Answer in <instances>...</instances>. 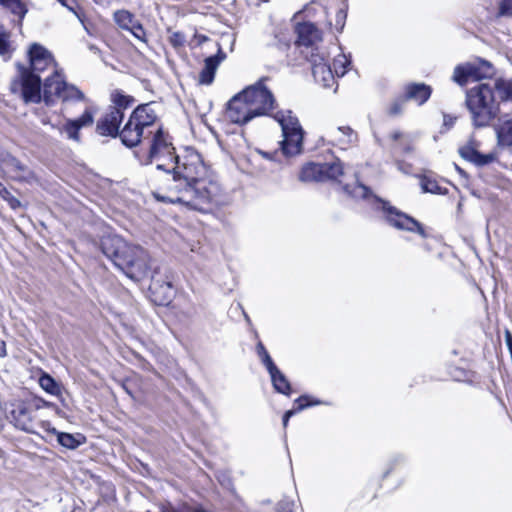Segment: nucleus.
<instances>
[{
	"instance_id": "nucleus-1",
	"label": "nucleus",
	"mask_w": 512,
	"mask_h": 512,
	"mask_svg": "<svg viewBox=\"0 0 512 512\" xmlns=\"http://www.w3.org/2000/svg\"><path fill=\"white\" fill-rule=\"evenodd\" d=\"M207 168L199 153L189 149L173 160V166L165 177L154 197L162 202L181 204L201 212L211 210L220 192L216 182L206 179Z\"/></svg>"
},
{
	"instance_id": "nucleus-2",
	"label": "nucleus",
	"mask_w": 512,
	"mask_h": 512,
	"mask_svg": "<svg viewBox=\"0 0 512 512\" xmlns=\"http://www.w3.org/2000/svg\"><path fill=\"white\" fill-rule=\"evenodd\" d=\"M16 67L18 75L12 80L10 89L25 103H39L43 100L46 105H53L57 100L64 103L85 100L83 92L76 86L68 84L58 70L45 79L42 90L39 74L31 72L22 63H17Z\"/></svg>"
},
{
	"instance_id": "nucleus-3",
	"label": "nucleus",
	"mask_w": 512,
	"mask_h": 512,
	"mask_svg": "<svg viewBox=\"0 0 512 512\" xmlns=\"http://www.w3.org/2000/svg\"><path fill=\"white\" fill-rule=\"evenodd\" d=\"M264 82L265 78H262L242 91L257 117L272 116L281 126L283 153L288 156L297 155L302 151L303 145V130L300 123L290 110H280L273 113L277 107L276 99Z\"/></svg>"
},
{
	"instance_id": "nucleus-4",
	"label": "nucleus",
	"mask_w": 512,
	"mask_h": 512,
	"mask_svg": "<svg viewBox=\"0 0 512 512\" xmlns=\"http://www.w3.org/2000/svg\"><path fill=\"white\" fill-rule=\"evenodd\" d=\"M103 254L127 277L140 281L148 276L150 257L140 246L127 243L119 236H107L101 241Z\"/></svg>"
},
{
	"instance_id": "nucleus-5",
	"label": "nucleus",
	"mask_w": 512,
	"mask_h": 512,
	"mask_svg": "<svg viewBox=\"0 0 512 512\" xmlns=\"http://www.w3.org/2000/svg\"><path fill=\"white\" fill-rule=\"evenodd\" d=\"M497 99L495 81L481 83L466 94V106L476 127H484L496 116Z\"/></svg>"
},
{
	"instance_id": "nucleus-6",
	"label": "nucleus",
	"mask_w": 512,
	"mask_h": 512,
	"mask_svg": "<svg viewBox=\"0 0 512 512\" xmlns=\"http://www.w3.org/2000/svg\"><path fill=\"white\" fill-rule=\"evenodd\" d=\"M171 137L162 128H158L150 141L146 164H156L157 169L169 171L176 158Z\"/></svg>"
},
{
	"instance_id": "nucleus-7",
	"label": "nucleus",
	"mask_w": 512,
	"mask_h": 512,
	"mask_svg": "<svg viewBox=\"0 0 512 512\" xmlns=\"http://www.w3.org/2000/svg\"><path fill=\"white\" fill-rule=\"evenodd\" d=\"M7 417L10 423L18 430L30 434H40L41 422L36 421L29 402L22 399L19 395H12L6 403Z\"/></svg>"
},
{
	"instance_id": "nucleus-8",
	"label": "nucleus",
	"mask_w": 512,
	"mask_h": 512,
	"mask_svg": "<svg viewBox=\"0 0 512 512\" xmlns=\"http://www.w3.org/2000/svg\"><path fill=\"white\" fill-rule=\"evenodd\" d=\"M492 73V66L489 62L482 59H475L473 61L457 65L454 69L452 78L454 82L464 86L468 82L489 77Z\"/></svg>"
},
{
	"instance_id": "nucleus-9",
	"label": "nucleus",
	"mask_w": 512,
	"mask_h": 512,
	"mask_svg": "<svg viewBox=\"0 0 512 512\" xmlns=\"http://www.w3.org/2000/svg\"><path fill=\"white\" fill-rule=\"evenodd\" d=\"M226 117L230 122L238 125H244L257 117L250 108L243 91L237 93L228 101Z\"/></svg>"
},
{
	"instance_id": "nucleus-10",
	"label": "nucleus",
	"mask_w": 512,
	"mask_h": 512,
	"mask_svg": "<svg viewBox=\"0 0 512 512\" xmlns=\"http://www.w3.org/2000/svg\"><path fill=\"white\" fill-rule=\"evenodd\" d=\"M29 65H25L31 72L39 74L48 69L56 70V63L51 52L39 43H32L27 49Z\"/></svg>"
},
{
	"instance_id": "nucleus-11",
	"label": "nucleus",
	"mask_w": 512,
	"mask_h": 512,
	"mask_svg": "<svg viewBox=\"0 0 512 512\" xmlns=\"http://www.w3.org/2000/svg\"><path fill=\"white\" fill-rule=\"evenodd\" d=\"M94 114V110L91 107H87L80 117L76 119H66L61 126L57 127V130L61 134H65L68 139L79 142V131L82 128L92 126Z\"/></svg>"
},
{
	"instance_id": "nucleus-12",
	"label": "nucleus",
	"mask_w": 512,
	"mask_h": 512,
	"mask_svg": "<svg viewBox=\"0 0 512 512\" xmlns=\"http://www.w3.org/2000/svg\"><path fill=\"white\" fill-rule=\"evenodd\" d=\"M312 65V73L316 82L325 88H330L335 83V75L327 63L323 54L319 52H312L306 54Z\"/></svg>"
},
{
	"instance_id": "nucleus-13",
	"label": "nucleus",
	"mask_w": 512,
	"mask_h": 512,
	"mask_svg": "<svg viewBox=\"0 0 512 512\" xmlns=\"http://www.w3.org/2000/svg\"><path fill=\"white\" fill-rule=\"evenodd\" d=\"M382 209L385 212L386 220L390 225L401 230H407L412 232L417 231L420 235L425 237V232L421 224L414 218L397 211L395 208L389 206L386 203H383Z\"/></svg>"
},
{
	"instance_id": "nucleus-14",
	"label": "nucleus",
	"mask_w": 512,
	"mask_h": 512,
	"mask_svg": "<svg viewBox=\"0 0 512 512\" xmlns=\"http://www.w3.org/2000/svg\"><path fill=\"white\" fill-rule=\"evenodd\" d=\"M0 168L4 174L14 180L29 181L33 178L30 169L10 154L1 155Z\"/></svg>"
},
{
	"instance_id": "nucleus-15",
	"label": "nucleus",
	"mask_w": 512,
	"mask_h": 512,
	"mask_svg": "<svg viewBox=\"0 0 512 512\" xmlns=\"http://www.w3.org/2000/svg\"><path fill=\"white\" fill-rule=\"evenodd\" d=\"M297 34L296 43L298 46H303L310 49V53L316 52L318 42L321 41L322 36L320 30L310 22L299 23L295 28Z\"/></svg>"
},
{
	"instance_id": "nucleus-16",
	"label": "nucleus",
	"mask_w": 512,
	"mask_h": 512,
	"mask_svg": "<svg viewBox=\"0 0 512 512\" xmlns=\"http://www.w3.org/2000/svg\"><path fill=\"white\" fill-rule=\"evenodd\" d=\"M41 429L47 434L46 436H43L46 440L56 437L57 442L68 449H76L85 440V438L80 434L74 436L69 433L58 432L54 427H51L49 422L46 421L41 422Z\"/></svg>"
},
{
	"instance_id": "nucleus-17",
	"label": "nucleus",
	"mask_w": 512,
	"mask_h": 512,
	"mask_svg": "<svg viewBox=\"0 0 512 512\" xmlns=\"http://www.w3.org/2000/svg\"><path fill=\"white\" fill-rule=\"evenodd\" d=\"M123 119V111L111 108L97 123V131L104 136H116L119 133V125Z\"/></svg>"
},
{
	"instance_id": "nucleus-18",
	"label": "nucleus",
	"mask_w": 512,
	"mask_h": 512,
	"mask_svg": "<svg viewBox=\"0 0 512 512\" xmlns=\"http://www.w3.org/2000/svg\"><path fill=\"white\" fill-rule=\"evenodd\" d=\"M152 301L161 306L168 305L174 296V289L170 282L160 281L152 277L151 284L149 286Z\"/></svg>"
},
{
	"instance_id": "nucleus-19",
	"label": "nucleus",
	"mask_w": 512,
	"mask_h": 512,
	"mask_svg": "<svg viewBox=\"0 0 512 512\" xmlns=\"http://www.w3.org/2000/svg\"><path fill=\"white\" fill-rule=\"evenodd\" d=\"M226 58V54L219 47L218 52L214 56L207 57L204 61V67L199 73L198 82L201 85H210L214 81L215 73L221 64V62Z\"/></svg>"
},
{
	"instance_id": "nucleus-20",
	"label": "nucleus",
	"mask_w": 512,
	"mask_h": 512,
	"mask_svg": "<svg viewBox=\"0 0 512 512\" xmlns=\"http://www.w3.org/2000/svg\"><path fill=\"white\" fill-rule=\"evenodd\" d=\"M157 116L152 108L151 104H143L139 105L131 114L130 119L133 123H138V125L144 130L152 126L156 120Z\"/></svg>"
},
{
	"instance_id": "nucleus-21",
	"label": "nucleus",
	"mask_w": 512,
	"mask_h": 512,
	"mask_svg": "<svg viewBox=\"0 0 512 512\" xmlns=\"http://www.w3.org/2000/svg\"><path fill=\"white\" fill-rule=\"evenodd\" d=\"M143 131L138 123H133L129 118L123 129L119 132V136L127 147H134L140 143Z\"/></svg>"
},
{
	"instance_id": "nucleus-22",
	"label": "nucleus",
	"mask_w": 512,
	"mask_h": 512,
	"mask_svg": "<svg viewBox=\"0 0 512 512\" xmlns=\"http://www.w3.org/2000/svg\"><path fill=\"white\" fill-rule=\"evenodd\" d=\"M302 182L324 181V169L322 163H308L303 166L299 174Z\"/></svg>"
},
{
	"instance_id": "nucleus-23",
	"label": "nucleus",
	"mask_w": 512,
	"mask_h": 512,
	"mask_svg": "<svg viewBox=\"0 0 512 512\" xmlns=\"http://www.w3.org/2000/svg\"><path fill=\"white\" fill-rule=\"evenodd\" d=\"M274 389L282 394L289 395L291 392V386L285 375L276 367L274 364L267 369Z\"/></svg>"
},
{
	"instance_id": "nucleus-24",
	"label": "nucleus",
	"mask_w": 512,
	"mask_h": 512,
	"mask_svg": "<svg viewBox=\"0 0 512 512\" xmlns=\"http://www.w3.org/2000/svg\"><path fill=\"white\" fill-rule=\"evenodd\" d=\"M430 95L431 89L425 84H412L406 90V98L415 100L420 105L426 102Z\"/></svg>"
},
{
	"instance_id": "nucleus-25",
	"label": "nucleus",
	"mask_w": 512,
	"mask_h": 512,
	"mask_svg": "<svg viewBox=\"0 0 512 512\" xmlns=\"http://www.w3.org/2000/svg\"><path fill=\"white\" fill-rule=\"evenodd\" d=\"M15 51L11 41V33L0 24V56L4 60H9Z\"/></svg>"
},
{
	"instance_id": "nucleus-26",
	"label": "nucleus",
	"mask_w": 512,
	"mask_h": 512,
	"mask_svg": "<svg viewBox=\"0 0 512 512\" xmlns=\"http://www.w3.org/2000/svg\"><path fill=\"white\" fill-rule=\"evenodd\" d=\"M416 138V134H405L400 131H394L390 134V139L397 142L398 146L406 153L413 151V143Z\"/></svg>"
},
{
	"instance_id": "nucleus-27",
	"label": "nucleus",
	"mask_w": 512,
	"mask_h": 512,
	"mask_svg": "<svg viewBox=\"0 0 512 512\" xmlns=\"http://www.w3.org/2000/svg\"><path fill=\"white\" fill-rule=\"evenodd\" d=\"M0 5L19 17V25L27 13V7L23 0H0Z\"/></svg>"
},
{
	"instance_id": "nucleus-28",
	"label": "nucleus",
	"mask_w": 512,
	"mask_h": 512,
	"mask_svg": "<svg viewBox=\"0 0 512 512\" xmlns=\"http://www.w3.org/2000/svg\"><path fill=\"white\" fill-rule=\"evenodd\" d=\"M116 24L123 30H130L137 22L134 15L128 10H117L113 15Z\"/></svg>"
},
{
	"instance_id": "nucleus-29",
	"label": "nucleus",
	"mask_w": 512,
	"mask_h": 512,
	"mask_svg": "<svg viewBox=\"0 0 512 512\" xmlns=\"http://www.w3.org/2000/svg\"><path fill=\"white\" fill-rule=\"evenodd\" d=\"M496 132L501 144L507 146L512 145V119L502 122Z\"/></svg>"
},
{
	"instance_id": "nucleus-30",
	"label": "nucleus",
	"mask_w": 512,
	"mask_h": 512,
	"mask_svg": "<svg viewBox=\"0 0 512 512\" xmlns=\"http://www.w3.org/2000/svg\"><path fill=\"white\" fill-rule=\"evenodd\" d=\"M111 102L114 105L112 108H118L122 111L133 104L134 98L120 90H115L111 93Z\"/></svg>"
},
{
	"instance_id": "nucleus-31",
	"label": "nucleus",
	"mask_w": 512,
	"mask_h": 512,
	"mask_svg": "<svg viewBox=\"0 0 512 512\" xmlns=\"http://www.w3.org/2000/svg\"><path fill=\"white\" fill-rule=\"evenodd\" d=\"M295 403L297 404V408L287 411L283 416V426L284 427L287 426L290 417L293 416L296 412H299L311 405H317L320 402L319 401L310 402L309 398L307 396H301L295 401Z\"/></svg>"
},
{
	"instance_id": "nucleus-32",
	"label": "nucleus",
	"mask_w": 512,
	"mask_h": 512,
	"mask_svg": "<svg viewBox=\"0 0 512 512\" xmlns=\"http://www.w3.org/2000/svg\"><path fill=\"white\" fill-rule=\"evenodd\" d=\"M495 87L500 100H512V81L511 80H496Z\"/></svg>"
},
{
	"instance_id": "nucleus-33",
	"label": "nucleus",
	"mask_w": 512,
	"mask_h": 512,
	"mask_svg": "<svg viewBox=\"0 0 512 512\" xmlns=\"http://www.w3.org/2000/svg\"><path fill=\"white\" fill-rule=\"evenodd\" d=\"M40 387L51 395H59L61 392L60 386L57 382L48 374H43L39 378Z\"/></svg>"
},
{
	"instance_id": "nucleus-34",
	"label": "nucleus",
	"mask_w": 512,
	"mask_h": 512,
	"mask_svg": "<svg viewBox=\"0 0 512 512\" xmlns=\"http://www.w3.org/2000/svg\"><path fill=\"white\" fill-rule=\"evenodd\" d=\"M324 169V181L337 179L343 174V167L339 161L333 163H322Z\"/></svg>"
},
{
	"instance_id": "nucleus-35",
	"label": "nucleus",
	"mask_w": 512,
	"mask_h": 512,
	"mask_svg": "<svg viewBox=\"0 0 512 512\" xmlns=\"http://www.w3.org/2000/svg\"><path fill=\"white\" fill-rule=\"evenodd\" d=\"M350 60L344 54H339L333 61V73L338 77H342L349 69Z\"/></svg>"
},
{
	"instance_id": "nucleus-36",
	"label": "nucleus",
	"mask_w": 512,
	"mask_h": 512,
	"mask_svg": "<svg viewBox=\"0 0 512 512\" xmlns=\"http://www.w3.org/2000/svg\"><path fill=\"white\" fill-rule=\"evenodd\" d=\"M334 138L340 144H350L356 140V134L349 127H338L334 131Z\"/></svg>"
},
{
	"instance_id": "nucleus-37",
	"label": "nucleus",
	"mask_w": 512,
	"mask_h": 512,
	"mask_svg": "<svg viewBox=\"0 0 512 512\" xmlns=\"http://www.w3.org/2000/svg\"><path fill=\"white\" fill-rule=\"evenodd\" d=\"M420 185L422 191L425 193L444 194L446 192V190L442 189L435 180L426 176L421 177Z\"/></svg>"
},
{
	"instance_id": "nucleus-38",
	"label": "nucleus",
	"mask_w": 512,
	"mask_h": 512,
	"mask_svg": "<svg viewBox=\"0 0 512 512\" xmlns=\"http://www.w3.org/2000/svg\"><path fill=\"white\" fill-rule=\"evenodd\" d=\"M0 197L4 199L13 210L21 207V202L15 198L2 183H0Z\"/></svg>"
},
{
	"instance_id": "nucleus-39",
	"label": "nucleus",
	"mask_w": 512,
	"mask_h": 512,
	"mask_svg": "<svg viewBox=\"0 0 512 512\" xmlns=\"http://www.w3.org/2000/svg\"><path fill=\"white\" fill-rule=\"evenodd\" d=\"M63 6H65L69 11H71L78 20L82 23L84 28L87 30L84 24V15L79 11V6L76 0H58Z\"/></svg>"
},
{
	"instance_id": "nucleus-40",
	"label": "nucleus",
	"mask_w": 512,
	"mask_h": 512,
	"mask_svg": "<svg viewBox=\"0 0 512 512\" xmlns=\"http://www.w3.org/2000/svg\"><path fill=\"white\" fill-rule=\"evenodd\" d=\"M256 349L259 357L261 358L263 364L266 366L267 369L274 365L270 355L268 354L267 350L265 349L264 345L261 342L257 344Z\"/></svg>"
},
{
	"instance_id": "nucleus-41",
	"label": "nucleus",
	"mask_w": 512,
	"mask_h": 512,
	"mask_svg": "<svg viewBox=\"0 0 512 512\" xmlns=\"http://www.w3.org/2000/svg\"><path fill=\"white\" fill-rule=\"evenodd\" d=\"M348 192L354 197V198H367L370 190L368 187L362 185V184H356L352 190H348Z\"/></svg>"
},
{
	"instance_id": "nucleus-42",
	"label": "nucleus",
	"mask_w": 512,
	"mask_h": 512,
	"mask_svg": "<svg viewBox=\"0 0 512 512\" xmlns=\"http://www.w3.org/2000/svg\"><path fill=\"white\" fill-rule=\"evenodd\" d=\"M136 39L146 42V32L142 26V24L137 20V22L132 26L130 30H128Z\"/></svg>"
},
{
	"instance_id": "nucleus-43",
	"label": "nucleus",
	"mask_w": 512,
	"mask_h": 512,
	"mask_svg": "<svg viewBox=\"0 0 512 512\" xmlns=\"http://www.w3.org/2000/svg\"><path fill=\"white\" fill-rule=\"evenodd\" d=\"M404 99H397L395 100L388 108L387 112L390 116H396L399 115L404 107Z\"/></svg>"
},
{
	"instance_id": "nucleus-44",
	"label": "nucleus",
	"mask_w": 512,
	"mask_h": 512,
	"mask_svg": "<svg viewBox=\"0 0 512 512\" xmlns=\"http://www.w3.org/2000/svg\"><path fill=\"white\" fill-rule=\"evenodd\" d=\"M499 14L512 16V0H501L499 5Z\"/></svg>"
},
{
	"instance_id": "nucleus-45",
	"label": "nucleus",
	"mask_w": 512,
	"mask_h": 512,
	"mask_svg": "<svg viewBox=\"0 0 512 512\" xmlns=\"http://www.w3.org/2000/svg\"><path fill=\"white\" fill-rule=\"evenodd\" d=\"M169 41L174 47H180L184 44L185 37L181 32H173L169 37Z\"/></svg>"
},
{
	"instance_id": "nucleus-46",
	"label": "nucleus",
	"mask_w": 512,
	"mask_h": 512,
	"mask_svg": "<svg viewBox=\"0 0 512 512\" xmlns=\"http://www.w3.org/2000/svg\"><path fill=\"white\" fill-rule=\"evenodd\" d=\"M346 16V12L342 9L337 12L335 19V27L338 31H341L343 29L345 25Z\"/></svg>"
},
{
	"instance_id": "nucleus-47",
	"label": "nucleus",
	"mask_w": 512,
	"mask_h": 512,
	"mask_svg": "<svg viewBox=\"0 0 512 512\" xmlns=\"http://www.w3.org/2000/svg\"><path fill=\"white\" fill-rule=\"evenodd\" d=\"M473 160L480 165H484V164L491 162L493 160V156L492 155H480L478 153H475Z\"/></svg>"
},
{
	"instance_id": "nucleus-48",
	"label": "nucleus",
	"mask_w": 512,
	"mask_h": 512,
	"mask_svg": "<svg viewBox=\"0 0 512 512\" xmlns=\"http://www.w3.org/2000/svg\"><path fill=\"white\" fill-rule=\"evenodd\" d=\"M7 355V350H6V343L0 339V357H5Z\"/></svg>"
},
{
	"instance_id": "nucleus-49",
	"label": "nucleus",
	"mask_w": 512,
	"mask_h": 512,
	"mask_svg": "<svg viewBox=\"0 0 512 512\" xmlns=\"http://www.w3.org/2000/svg\"><path fill=\"white\" fill-rule=\"evenodd\" d=\"M42 123H43L44 125H50L53 129H57V127H59V125H54V124H52V123H51L48 119H46V118L42 120Z\"/></svg>"
},
{
	"instance_id": "nucleus-50",
	"label": "nucleus",
	"mask_w": 512,
	"mask_h": 512,
	"mask_svg": "<svg viewBox=\"0 0 512 512\" xmlns=\"http://www.w3.org/2000/svg\"><path fill=\"white\" fill-rule=\"evenodd\" d=\"M190 512H207V511L204 510L202 507H195V508H192Z\"/></svg>"
},
{
	"instance_id": "nucleus-51",
	"label": "nucleus",
	"mask_w": 512,
	"mask_h": 512,
	"mask_svg": "<svg viewBox=\"0 0 512 512\" xmlns=\"http://www.w3.org/2000/svg\"><path fill=\"white\" fill-rule=\"evenodd\" d=\"M280 512H292L291 510H284L282 504L280 505Z\"/></svg>"
},
{
	"instance_id": "nucleus-52",
	"label": "nucleus",
	"mask_w": 512,
	"mask_h": 512,
	"mask_svg": "<svg viewBox=\"0 0 512 512\" xmlns=\"http://www.w3.org/2000/svg\"><path fill=\"white\" fill-rule=\"evenodd\" d=\"M261 154H262L265 158H269L268 153H266V152H262Z\"/></svg>"
}]
</instances>
